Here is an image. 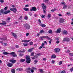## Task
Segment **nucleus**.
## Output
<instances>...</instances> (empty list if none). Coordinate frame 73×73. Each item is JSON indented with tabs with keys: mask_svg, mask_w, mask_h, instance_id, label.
Wrapping results in <instances>:
<instances>
[{
	"mask_svg": "<svg viewBox=\"0 0 73 73\" xmlns=\"http://www.w3.org/2000/svg\"><path fill=\"white\" fill-rule=\"evenodd\" d=\"M42 8L43 11L44 13H46V6L44 3L42 4Z\"/></svg>",
	"mask_w": 73,
	"mask_h": 73,
	"instance_id": "f257e3e1",
	"label": "nucleus"
},
{
	"mask_svg": "<svg viewBox=\"0 0 73 73\" xmlns=\"http://www.w3.org/2000/svg\"><path fill=\"white\" fill-rule=\"evenodd\" d=\"M23 27L26 29H30V25L28 23H26L24 25Z\"/></svg>",
	"mask_w": 73,
	"mask_h": 73,
	"instance_id": "f03ea898",
	"label": "nucleus"
},
{
	"mask_svg": "<svg viewBox=\"0 0 73 73\" xmlns=\"http://www.w3.org/2000/svg\"><path fill=\"white\" fill-rule=\"evenodd\" d=\"M26 62L27 64H29L31 62V59H30V56H27L26 57Z\"/></svg>",
	"mask_w": 73,
	"mask_h": 73,
	"instance_id": "7ed1b4c3",
	"label": "nucleus"
},
{
	"mask_svg": "<svg viewBox=\"0 0 73 73\" xmlns=\"http://www.w3.org/2000/svg\"><path fill=\"white\" fill-rule=\"evenodd\" d=\"M65 19L62 18H60L59 19V21L60 23H63L64 22Z\"/></svg>",
	"mask_w": 73,
	"mask_h": 73,
	"instance_id": "20e7f679",
	"label": "nucleus"
},
{
	"mask_svg": "<svg viewBox=\"0 0 73 73\" xmlns=\"http://www.w3.org/2000/svg\"><path fill=\"white\" fill-rule=\"evenodd\" d=\"M9 54H12L13 57H17V55L15 54V52H13L9 53Z\"/></svg>",
	"mask_w": 73,
	"mask_h": 73,
	"instance_id": "39448f33",
	"label": "nucleus"
},
{
	"mask_svg": "<svg viewBox=\"0 0 73 73\" xmlns=\"http://www.w3.org/2000/svg\"><path fill=\"white\" fill-rule=\"evenodd\" d=\"M36 10L37 9H36V7H32V8H31L30 9V11H36Z\"/></svg>",
	"mask_w": 73,
	"mask_h": 73,
	"instance_id": "423d86ee",
	"label": "nucleus"
},
{
	"mask_svg": "<svg viewBox=\"0 0 73 73\" xmlns=\"http://www.w3.org/2000/svg\"><path fill=\"white\" fill-rule=\"evenodd\" d=\"M10 10H11V11H13V12H14V13H16V11H17V9H16V8H11L10 9Z\"/></svg>",
	"mask_w": 73,
	"mask_h": 73,
	"instance_id": "0eeeda50",
	"label": "nucleus"
},
{
	"mask_svg": "<svg viewBox=\"0 0 73 73\" xmlns=\"http://www.w3.org/2000/svg\"><path fill=\"white\" fill-rule=\"evenodd\" d=\"M54 50L55 52L58 53V52H59L60 51V49L59 48H56L54 49Z\"/></svg>",
	"mask_w": 73,
	"mask_h": 73,
	"instance_id": "6e6552de",
	"label": "nucleus"
},
{
	"mask_svg": "<svg viewBox=\"0 0 73 73\" xmlns=\"http://www.w3.org/2000/svg\"><path fill=\"white\" fill-rule=\"evenodd\" d=\"M34 70H36V68L32 67V69L31 68V72L32 73H33L34 72Z\"/></svg>",
	"mask_w": 73,
	"mask_h": 73,
	"instance_id": "1a4fd4ad",
	"label": "nucleus"
},
{
	"mask_svg": "<svg viewBox=\"0 0 73 73\" xmlns=\"http://www.w3.org/2000/svg\"><path fill=\"white\" fill-rule=\"evenodd\" d=\"M63 40L64 41H69L70 39L69 38L65 37L63 38Z\"/></svg>",
	"mask_w": 73,
	"mask_h": 73,
	"instance_id": "9d476101",
	"label": "nucleus"
},
{
	"mask_svg": "<svg viewBox=\"0 0 73 73\" xmlns=\"http://www.w3.org/2000/svg\"><path fill=\"white\" fill-rule=\"evenodd\" d=\"M29 41H31V40H22V42H29Z\"/></svg>",
	"mask_w": 73,
	"mask_h": 73,
	"instance_id": "9b49d317",
	"label": "nucleus"
},
{
	"mask_svg": "<svg viewBox=\"0 0 73 73\" xmlns=\"http://www.w3.org/2000/svg\"><path fill=\"white\" fill-rule=\"evenodd\" d=\"M47 38V39H49V37L48 36H43L41 37V38L42 40V38Z\"/></svg>",
	"mask_w": 73,
	"mask_h": 73,
	"instance_id": "f8f14e48",
	"label": "nucleus"
},
{
	"mask_svg": "<svg viewBox=\"0 0 73 73\" xmlns=\"http://www.w3.org/2000/svg\"><path fill=\"white\" fill-rule=\"evenodd\" d=\"M10 61L11 62H12V64H15V63L16 62V60L12 59L10 60Z\"/></svg>",
	"mask_w": 73,
	"mask_h": 73,
	"instance_id": "ddd939ff",
	"label": "nucleus"
},
{
	"mask_svg": "<svg viewBox=\"0 0 73 73\" xmlns=\"http://www.w3.org/2000/svg\"><path fill=\"white\" fill-rule=\"evenodd\" d=\"M61 31V29H58L57 30V31L56 32V33H60Z\"/></svg>",
	"mask_w": 73,
	"mask_h": 73,
	"instance_id": "4468645a",
	"label": "nucleus"
},
{
	"mask_svg": "<svg viewBox=\"0 0 73 73\" xmlns=\"http://www.w3.org/2000/svg\"><path fill=\"white\" fill-rule=\"evenodd\" d=\"M7 66H8V67H9L10 68L13 66V64L12 63H9L8 64Z\"/></svg>",
	"mask_w": 73,
	"mask_h": 73,
	"instance_id": "2eb2a0df",
	"label": "nucleus"
},
{
	"mask_svg": "<svg viewBox=\"0 0 73 73\" xmlns=\"http://www.w3.org/2000/svg\"><path fill=\"white\" fill-rule=\"evenodd\" d=\"M1 25H6L7 24V23L5 21H3V23H0Z\"/></svg>",
	"mask_w": 73,
	"mask_h": 73,
	"instance_id": "dca6fc26",
	"label": "nucleus"
},
{
	"mask_svg": "<svg viewBox=\"0 0 73 73\" xmlns=\"http://www.w3.org/2000/svg\"><path fill=\"white\" fill-rule=\"evenodd\" d=\"M18 52H19V53H23V52H25V50H23L22 51L20 50L18 51Z\"/></svg>",
	"mask_w": 73,
	"mask_h": 73,
	"instance_id": "f3484780",
	"label": "nucleus"
},
{
	"mask_svg": "<svg viewBox=\"0 0 73 73\" xmlns=\"http://www.w3.org/2000/svg\"><path fill=\"white\" fill-rule=\"evenodd\" d=\"M63 33L64 35H67L68 34V32L66 31H63Z\"/></svg>",
	"mask_w": 73,
	"mask_h": 73,
	"instance_id": "a211bd4d",
	"label": "nucleus"
},
{
	"mask_svg": "<svg viewBox=\"0 0 73 73\" xmlns=\"http://www.w3.org/2000/svg\"><path fill=\"white\" fill-rule=\"evenodd\" d=\"M56 57V56L54 54H53L51 56V58H55Z\"/></svg>",
	"mask_w": 73,
	"mask_h": 73,
	"instance_id": "6ab92c4d",
	"label": "nucleus"
},
{
	"mask_svg": "<svg viewBox=\"0 0 73 73\" xmlns=\"http://www.w3.org/2000/svg\"><path fill=\"white\" fill-rule=\"evenodd\" d=\"M11 34L12 36H14V37H16V34H15V33L13 32H12Z\"/></svg>",
	"mask_w": 73,
	"mask_h": 73,
	"instance_id": "aec40b11",
	"label": "nucleus"
},
{
	"mask_svg": "<svg viewBox=\"0 0 73 73\" xmlns=\"http://www.w3.org/2000/svg\"><path fill=\"white\" fill-rule=\"evenodd\" d=\"M39 33L40 34H41L42 33H45V31H44V30H42L40 31Z\"/></svg>",
	"mask_w": 73,
	"mask_h": 73,
	"instance_id": "412c9836",
	"label": "nucleus"
},
{
	"mask_svg": "<svg viewBox=\"0 0 73 73\" xmlns=\"http://www.w3.org/2000/svg\"><path fill=\"white\" fill-rule=\"evenodd\" d=\"M3 54H5V55H6V54H9V53L7 52H3Z\"/></svg>",
	"mask_w": 73,
	"mask_h": 73,
	"instance_id": "4be33fe9",
	"label": "nucleus"
},
{
	"mask_svg": "<svg viewBox=\"0 0 73 73\" xmlns=\"http://www.w3.org/2000/svg\"><path fill=\"white\" fill-rule=\"evenodd\" d=\"M37 57H38V56H37L35 55L34 57H32L31 58L33 60H34V59H35V58H37Z\"/></svg>",
	"mask_w": 73,
	"mask_h": 73,
	"instance_id": "5701e85b",
	"label": "nucleus"
},
{
	"mask_svg": "<svg viewBox=\"0 0 73 73\" xmlns=\"http://www.w3.org/2000/svg\"><path fill=\"white\" fill-rule=\"evenodd\" d=\"M10 19H11L10 18H9V17L7 18V19H6L7 21V22H10V20H10Z\"/></svg>",
	"mask_w": 73,
	"mask_h": 73,
	"instance_id": "b1692460",
	"label": "nucleus"
},
{
	"mask_svg": "<svg viewBox=\"0 0 73 73\" xmlns=\"http://www.w3.org/2000/svg\"><path fill=\"white\" fill-rule=\"evenodd\" d=\"M23 9L25 10V11H28V10H29V9H28V8L25 7L24 8H23Z\"/></svg>",
	"mask_w": 73,
	"mask_h": 73,
	"instance_id": "393cba45",
	"label": "nucleus"
},
{
	"mask_svg": "<svg viewBox=\"0 0 73 73\" xmlns=\"http://www.w3.org/2000/svg\"><path fill=\"white\" fill-rule=\"evenodd\" d=\"M40 26H41L42 27H45L46 25H45L44 24H41L40 25Z\"/></svg>",
	"mask_w": 73,
	"mask_h": 73,
	"instance_id": "a878e982",
	"label": "nucleus"
},
{
	"mask_svg": "<svg viewBox=\"0 0 73 73\" xmlns=\"http://www.w3.org/2000/svg\"><path fill=\"white\" fill-rule=\"evenodd\" d=\"M11 72L12 73H15V69H13L11 70Z\"/></svg>",
	"mask_w": 73,
	"mask_h": 73,
	"instance_id": "bb28decb",
	"label": "nucleus"
},
{
	"mask_svg": "<svg viewBox=\"0 0 73 73\" xmlns=\"http://www.w3.org/2000/svg\"><path fill=\"white\" fill-rule=\"evenodd\" d=\"M66 8H67V5H65L63 6V9H66Z\"/></svg>",
	"mask_w": 73,
	"mask_h": 73,
	"instance_id": "cd10ccee",
	"label": "nucleus"
},
{
	"mask_svg": "<svg viewBox=\"0 0 73 73\" xmlns=\"http://www.w3.org/2000/svg\"><path fill=\"white\" fill-rule=\"evenodd\" d=\"M52 16V15L51 14H48V18H50V17H51Z\"/></svg>",
	"mask_w": 73,
	"mask_h": 73,
	"instance_id": "c85d7f7f",
	"label": "nucleus"
},
{
	"mask_svg": "<svg viewBox=\"0 0 73 73\" xmlns=\"http://www.w3.org/2000/svg\"><path fill=\"white\" fill-rule=\"evenodd\" d=\"M42 53H40L39 54H37L35 56H41V55H42Z\"/></svg>",
	"mask_w": 73,
	"mask_h": 73,
	"instance_id": "c756f323",
	"label": "nucleus"
},
{
	"mask_svg": "<svg viewBox=\"0 0 73 73\" xmlns=\"http://www.w3.org/2000/svg\"><path fill=\"white\" fill-rule=\"evenodd\" d=\"M60 5H65V3L64 2H62L60 3Z\"/></svg>",
	"mask_w": 73,
	"mask_h": 73,
	"instance_id": "7c9ffc66",
	"label": "nucleus"
},
{
	"mask_svg": "<svg viewBox=\"0 0 73 73\" xmlns=\"http://www.w3.org/2000/svg\"><path fill=\"white\" fill-rule=\"evenodd\" d=\"M34 54H35V52H32L31 54V56H34Z\"/></svg>",
	"mask_w": 73,
	"mask_h": 73,
	"instance_id": "2f4dec72",
	"label": "nucleus"
},
{
	"mask_svg": "<svg viewBox=\"0 0 73 73\" xmlns=\"http://www.w3.org/2000/svg\"><path fill=\"white\" fill-rule=\"evenodd\" d=\"M57 10L56 9L54 8V9H52L51 10L52 12H55Z\"/></svg>",
	"mask_w": 73,
	"mask_h": 73,
	"instance_id": "473e14b6",
	"label": "nucleus"
},
{
	"mask_svg": "<svg viewBox=\"0 0 73 73\" xmlns=\"http://www.w3.org/2000/svg\"><path fill=\"white\" fill-rule=\"evenodd\" d=\"M24 61H25V59H24L20 60V62H24Z\"/></svg>",
	"mask_w": 73,
	"mask_h": 73,
	"instance_id": "72a5a7b5",
	"label": "nucleus"
},
{
	"mask_svg": "<svg viewBox=\"0 0 73 73\" xmlns=\"http://www.w3.org/2000/svg\"><path fill=\"white\" fill-rule=\"evenodd\" d=\"M33 48H31L30 49H29V52H32V50H33Z\"/></svg>",
	"mask_w": 73,
	"mask_h": 73,
	"instance_id": "f704fd0d",
	"label": "nucleus"
},
{
	"mask_svg": "<svg viewBox=\"0 0 73 73\" xmlns=\"http://www.w3.org/2000/svg\"><path fill=\"white\" fill-rule=\"evenodd\" d=\"M23 18V16H20V18H19L18 19V20H22V18Z\"/></svg>",
	"mask_w": 73,
	"mask_h": 73,
	"instance_id": "c9c22d12",
	"label": "nucleus"
},
{
	"mask_svg": "<svg viewBox=\"0 0 73 73\" xmlns=\"http://www.w3.org/2000/svg\"><path fill=\"white\" fill-rule=\"evenodd\" d=\"M44 45H45V44H44V43H42V45L41 46H42L43 48H45V47L44 46Z\"/></svg>",
	"mask_w": 73,
	"mask_h": 73,
	"instance_id": "e433bc0d",
	"label": "nucleus"
},
{
	"mask_svg": "<svg viewBox=\"0 0 73 73\" xmlns=\"http://www.w3.org/2000/svg\"><path fill=\"white\" fill-rule=\"evenodd\" d=\"M62 61H60L59 62L58 64L59 65H61L62 64Z\"/></svg>",
	"mask_w": 73,
	"mask_h": 73,
	"instance_id": "4c0bfd02",
	"label": "nucleus"
},
{
	"mask_svg": "<svg viewBox=\"0 0 73 73\" xmlns=\"http://www.w3.org/2000/svg\"><path fill=\"white\" fill-rule=\"evenodd\" d=\"M39 70L40 73H43V71L42 69H39Z\"/></svg>",
	"mask_w": 73,
	"mask_h": 73,
	"instance_id": "58836bf2",
	"label": "nucleus"
},
{
	"mask_svg": "<svg viewBox=\"0 0 73 73\" xmlns=\"http://www.w3.org/2000/svg\"><path fill=\"white\" fill-rule=\"evenodd\" d=\"M48 32L49 33H52V30H50L48 31Z\"/></svg>",
	"mask_w": 73,
	"mask_h": 73,
	"instance_id": "ea45409f",
	"label": "nucleus"
},
{
	"mask_svg": "<svg viewBox=\"0 0 73 73\" xmlns=\"http://www.w3.org/2000/svg\"><path fill=\"white\" fill-rule=\"evenodd\" d=\"M48 1H49V0H44V2L46 3L47 2H48Z\"/></svg>",
	"mask_w": 73,
	"mask_h": 73,
	"instance_id": "a19ab883",
	"label": "nucleus"
},
{
	"mask_svg": "<svg viewBox=\"0 0 73 73\" xmlns=\"http://www.w3.org/2000/svg\"><path fill=\"white\" fill-rule=\"evenodd\" d=\"M33 42H30V45H33Z\"/></svg>",
	"mask_w": 73,
	"mask_h": 73,
	"instance_id": "79ce46f5",
	"label": "nucleus"
},
{
	"mask_svg": "<svg viewBox=\"0 0 73 73\" xmlns=\"http://www.w3.org/2000/svg\"><path fill=\"white\" fill-rule=\"evenodd\" d=\"M0 2L2 3H3L4 2V1L3 0H0Z\"/></svg>",
	"mask_w": 73,
	"mask_h": 73,
	"instance_id": "37998d69",
	"label": "nucleus"
},
{
	"mask_svg": "<svg viewBox=\"0 0 73 73\" xmlns=\"http://www.w3.org/2000/svg\"><path fill=\"white\" fill-rule=\"evenodd\" d=\"M23 44L24 45V46H27L28 45L27 44H25V43H23Z\"/></svg>",
	"mask_w": 73,
	"mask_h": 73,
	"instance_id": "c03bdc74",
	"label": "nucleus"
},
{
	"mask_svg": "<svg viewBox=\"0 0 73 73\" xmlns=\"http://www.w3.org/2000/svg\"><path fill=\"white\" fill-rule=\"evenodd\" d=\"M19 56H21V57H22V56H24V54H19Z\"/></svg>",
	"mask_w": 73,
	"mask_h": 73,
	"instance_id": "a18cd8bd",
	"label": "nucleus"
},
{
	"mask_svg": "<svg viewBox=\"0 0 73 73\" xmlns=\"http://www.w3.org/2000/svg\"><path fill=\"white\" fill-rule=\"evenodd\" d=\"M0 12L2 13H3V12H4V10L3 9H1V11H0Z\"/></svg>",
	"mask_w": 73,
	"mask_h": 73,
	"instance_id": "49530a36",
	"label": "nucleus"
},
{
	"mask_svg": "<svg viewBox=\"0 0 73 73\" xmlns=\"http://www.w3.org/2000/svg\"><path fill=\"white\" fill-rule=\"evenodd\" d=\"M28 17H27V16H25V20H27L28 19Z\"/></svg>",
	"mask_w": 73,
	"mask_h": 73,
	"instance_id": "de8ad7c7",
	"label": "nucleus"
},
{
	"mask_svg": "<svg viewBox=\"0 0 73 73\" xmlns=\"http://www.w3.org/2000/svg\"><path fill=\"white\" fill-rule=\"evenodd\" d=\"M7 9H8V7H6L4 8V10H5V11H6Z\"/></svg>",
	"mask_w": 73,
	"mask_h": 73,
	"instance_id": "09e8293b",
	"label": "nucleus"
},
{
	"mask_svg": "<svg viewBox=\"0 0 73 73\" xmlns=\"http://www.w3.org/2000/svg\"><path fill=\"white\" fill-rule=\"evenodd\" d=\"M41 17L42 18H43V19H44V18H45V15H42V16H41Z\"/></svg>",
	"mask_w": 73,
	"mask_h": 73,
	"instance_id": "8fccbe9b",
	"label": "nucleus"
},
{
	"mask_svg": "<svg viewBox=\"0 0 73 73\" xmlns=\"http://www.w3.org/2000/svg\"><path fill=\"white\" fill-rule=\"evenodd\" d=\"M52 41V40L50 39L49 42V43L50 44H51V42Z\"/></svg>",
	"mask_w": 73,
	"mask_h": 73,
	"instance_id": "3c124183",
	"label": "nucleus"
},
{
	"mask_svg": "<svg viewBox=\"0 0 73 73\" xmlns=\"http://www.w3.org/2000/svg\"><path fill=\"white\" fill-rule=\"evenodd\" d=\"M31 68H27V70H28L29 71V70H31Z\"/></svg>",
	"mask_w": 73,
	"mask_h": 73,
	"instance_id": "603ef678",
	"label": "nucleus"
},
{
	"mask_svg": "<svg viewBox=\"0 0 73 73\" xmlns=\"http://www.w3.org/2000/svg\"><path fill=\"white\" fill-rule=\"evenodd\" d=\"M29 33H27L26 34V36H29Z\"/></svg>",
	"mask_w": 73,
	"mask_h": 73,
	"instance_id": "864d4df0",
	"label": "nucleus"
},
{
	"mask_svg": "<svg viewBox=\"0 0 73 73\" xmlns=\"http://www.w3.org/2000/svg\"><path fill=\"white\" fill-rule=\"evenodd\" d=\"M7 11V13H9L11 12V11H10V10H8Z\"/></svg>",
	"mask_w": 73,
	"mask_h": 73,
	"instance_id": "5fc2aeb1",
	"label": "nucleus"
},
{
	"mask_svg": "<svg viewBox=\"0 0 73 73\" xmlns=\"http://www.w3.org/2000/svg\"><path fill=\"white\" fill-rule=\"evenodd\" d=\"M66 73L65 71V70L62 71L61 72V73Z\"/></svg>",
	"mask_w": 73,
	"mask_h": 73,
	"instance_id": "6e6d98bb",
	"label": "nucleus"
},
{
	"mask_svg": "<svg viewBox=\"0 0 73 73\" xmlns=\"http://www.w3.org/2000/svg\"><path fill=\"white\" fill-rule=\"evenodd\" d=\"M15 46L17 48H19V45H15Z\"/></svg>",
	"mask_w": 73,
	"mask_h": 73,
	"instance_id": "4d7b16f0",
	"label": "nucleus"
},
{
	"mask_svg": "<svg viewBox=\"0 0 73 73\" xmlns=\"http://www.w3.org/2000/svg\"><path fill=\"white\" fill-rule=\"evenodd\" d=\"M56 44H58V43H59L60 42V41L59 40H57L56 42Z\"/></svg>",
	"mask_w": 73,
	"mask_h": 73,
	"instance_id": "13d9d810",
	"label": "nucleus"
},
{
	"mask_svg": "<svg viewBox=\"0 0 73 73\" xmlns=\"http://www.w3.org/2000/svg\"><path fill=\"white\" fill-rule=\"evenodd\" d=\"M38 21L39 22V23H41V20L40 19H39L38 20Z\"/></svg>",
	"mask_w": 73,
	"mask_h": 73,
	"instance_id": "bf43d9fd",
	"label": "nucleus"
},
{
	"mask_svg": "<svg viewBox=\"0 0 73 73\" xmlns=\"http://www.w3.org/2000/svg\"><path fill=\"white\" fill-rule=\"evenodd\" d=\"M37 36H38V37H39L40 36V33H38L36 34Z\"/></svg>",
	"mask_w": 73,
	"mask_h": 73,
	"instance_id": "052dcab7",
	"label": "nucleus"
},
{
	"mask_svg": "<svg viewBox=\"0 0 73 73\" xmlns=\"http://www.w3.org/2000/svg\"><path fill=\"white\" fill-rule=\"evenodd\" d=\"M46 59V58H44L43 59V60L44 61H45Z\"/></svg>",
	"mask_w": 73,
	"mask_h": 73,
	"instance_id": "680f3d73",
	"label": "nucleus"
},
{
	"mask_svg": "<svg viewBox=\"0 0 73 73\" xmlns=\"http://www.w3.org/2000/svg\"><path fill=\"white\" fill-rule=\"evenodd\" d=\"M19 71H22L23 70V69L21 68H19Z\"/></svg>",
	"mask_w": 73,
	"mask_h": 73,
	"instance_id": "e2e57ef3",
	"label": "nucleus"
},
{
	"mask_svg": "<svg viewBox=\"0 0 73 73\" xmlns=\"http://www.w3.org/2000/svg\"><path fill=\"white\" fill-rule=\"evenodd\" d=\"M4 13L5 14H8V12H7V11H5V12H4Z\"/></svg>",
	"mask_w": 73,
	"mask_h": 73,
	"instance_id": "0e129e2a",
	"label": "nucleus"
},
{
	"mask_svg": "<svg viewBox=\"0 0 73 73\" xmlns=\"http://www.w3.org/2000/svg\"><path fill=\"white\" fill-rule=\"evenodd\" d=\"M69 52H70V51L69 50H68L67 51H66V53H69Z\"/></svg>",
	"mask_w": 73,
	"mask_h": 73,
	"instance_id": "69168bd1",
	"label": "nucleus"
},
{
	"mask_svg": "<svg viewBox=\"0 0 73 73\" xmlns=\"http://www.w3.org/2000/svg\"><path fill=\"white\" fill-rule=\"evenodd\" d=\"M69 54L70 56H73V54L72 53H70Z\"/></svg>",
	"mask_w": 73,
	"mask_h": 73,
	"instance_id": "338daca9",
	"label": "nucleus"
},
{
	"mask_svg": "<svg viewBox=\"0 0 73 73\" xmlns=\"http://www.w3.org/2000/svg\"><path fill=\"white\" fill-rule=\"evenodd\" d=\"M70 71L71 72L73 71V67L72 68H71Z\"/></svg>",
	"mask_w": 73,
	"mask_h": 73,
	"instance_id": "774afa93",
	"label": "nucleus"
}]
</instances>
